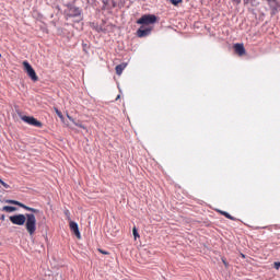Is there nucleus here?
Returning <instances> with one entry per match:
<instances>
[{
  "label": "nucleus",
  "mask_w": 280,
  "mask_h": 280,
  "mask_svg": "<svg viewBox=\"0 0 280 280\" xmlns=\"http://www.w3.org/2000/svg\"><path fill=\"white\" fill-rule=\"evenodd\" d=\"M234 51L238 54V56H244V54H246V48H244V44H235Z\"/></svg>",
  "instance_id": "9d476101"
},
{
  "label": "nucleus",
  "mask_w": 280,
  "mask_h": 280,
  "mask_svg": "<svg viewBox=\"0 0 280 280\" xmlns=\"http://www.w3.org/2000/svg\"><path fill=\"white\" fill-rule=\"evenodd\" d=\"M230 213L229 212H226V213H224V218H230Z\"/></svg>",
  "instance_id": "4be33fe9"
},
{
  "label": "nucleus",
  "mask_w": 280,
  "mask_h": 280,
  "mask_svg": "<svg viewBox=\"0 0 280 280\" xmlns=\"http://www.w3.org/2000/svg\"><path fill=\"white\" fill-rule=\"evenodd\" d=\"M2 211H5L7 213H12L13 211H16V208L12 206H4Z\"/></svg>",
  "instance_id": "f8f14e48"
},
{
  "label": "nucleus",
  "mask_w": 280,
  "mask_h": 280,
  "mask_svg": "<svg viewBox=\"0 0 280 280\" xmlns=\"http://www.w3.org/2000/svg\"><path fill=\"white\" fill-rule=\"evenodd\" d=\"M102 255H108V252H104L103 249H98Z\"/></svg>",
  "instance_id": "aec40b11"
},
{
  "label": "nucleus",
  "mask_w": 280,
  "mask_h": 280,
  "mask_svg": "<svg viewBox=\"0 0 280 280\" xmlns=\"http://www.w3.org/2000/svg\"><path fill=\"white\" fill-rule=\"evenodd\" d=\"M132 233H133L135 240H137L138 237H140L139 232L137 231V226H133Z\"/></svg>",
  "instance_id": "4468645a"
},
{
  "label": "nucleus",
  "mask_w": 280,
  "mask_h": 280,
  "mask_svg": "<svg viewBox=\"0 0 280 280\" xmlns=\"http://www.w3.org/2000/svg\"><path fill=\"white\" fill-rule=\"evenodd\" d=\"M23 67L28 78H31L33 82H38V75L36 74L34 68H32V65H30L28 61H23Z\"/></svg>",
  "instance_id": "20e7f679"
},
{
  "label": "nucleus",
  "mask_w": 280,
  "mask_h": 280,
  "mask_svg": "<svg viewBox=\"0 0 280 280\" xmlns=\"http://www.w3.org/2000/svg\"><path fill=\"white\" fill-rule=\"evenodd\" d=\"M273 268H275L276 270H279V268H280V261L273 262Z\"/></svg>",
  "instance_id": "f3484780"
},
{
  "label": "nucleus",
  "mask_w": 280,
  "mask_h": 280,
  "mask_svg": "<svg viewBox=\"0 0 280 280\" xmlns=\"http://www.w3.org/2000/svg\"><path fill=\"white\" fill-rule=\"evenodd\" d=\"M119 97H120V96L118 95V96L116 97V100H119Z\"/></svg>",
  "instance_id": "cd10ccee"
},
{
  "label": "nucleus",
  "mask_w": 280,
  "mask_h": 280,
  "mask_svg": "<svg viewBox=\"0 0 280 280\" xmlns=\"http://www.w3.org/2000/svg\"><path fill=\"white\" fill-rule=\"evenodd\" d=\"M103 3H104L103 8H106V4H107L108 2H103Z\"/></svg>",
  "instance_id": "393cba45"
},
{
  "label": "nucleus",
  "mask_w": 280,
  "mask_h": 280,
  "mask_svg": "<svg viewBox=\"0 0 280 280\" xmlns=\"http://www.w3.org/2000/svg\"><path fill=\"white\" fill-rule=\"evenodd\" d=\"M265 1H275V0H265Z\"/></svg>",
  "instance_id": "c85d7f7f"
},
{
  "label": "nucleus",
  "mask_w": 280,
  "mask_h": 280,
  "mask_svg": "<svg viewBox=\"0 0 280 280\" xmlns=\"http://www.w3.org/2000/svg\"><path fill=\"white\" fill-rule=\"evenodd\" d=\"M21 119L25 124H28V126H34L35 128L43 127V122H40V120L34 118L33 116H22Z\"/></svg>",
  "instance_id": "39448f33"
},
{
  "label": "nucleus",
  "mask_w": 280,
  "mask_h": 280,
  "mask_svg": "<svg viewBox=\"0 0 280 280\" xmlns=\"http://www.w3.org/2000/svg\"><path fill=\"white\" fill-rule=\"evenodd\" d=\"M223 264H224V266H226V261L225 260H223Z\"/></svg>",
  "instance_id": "a878e982"
},
{
  "label": "nucleus",
  "mask_w": 280,
  "mask_h": 280,
  "mask_svg": "<svg viewBox=\"0 0 280 280\" xmlns=\"http://www.w3.org/2000/svg\"><path fill=\"white\" fill-rule=\"evenodd\" d=\"M151 33H152V27H150V26H148V27L141 26L137 31V36H138V38H145V36H150Z\"/></svg>",
  "instance_id": "423d86ee"
},
{
  "label": "nucleus",
  "mask_w": 280,
  "mask_h": 280,
  "mask_svg": "<svg viewBox=\"0 0 280 280\" xmlns=\"http://www.w3.org/2000/svg\"><path fill=\"white\" fill-rule=\"evenodd\" d=\"M171 1H183V0H171Z\"/></svg>",
  "instance_id": "bb28decb"
},
{
  "label": "nucleus",
  "mask_w": 280,
  "mask_h": 280,
  "mask_svg": "<svg viewBox=\"0 0 280 280\" xmlns=\"http://www.w3.org/2000/svg\"><path fill=\"white\" fill-rule=\"evenodd\" d=\"M65 214L68 215V218H69V215H70L69 210H66V211H65Z\"/></svg>",
  "instance_id": "412c9836"
},
{
  "label": "nucleus",
  "mask_w": 280,
  "mask_h": 280,
  "mask_svg": "<svg viewBox=\"0 0 280 280\" xmlns=\"http://www.w3.org/2000/svg\"><path fill=\"white\" fill-rule=\"evenodd\" d=\"M179 3H180V1H172V4L175 7H178Z\"/></svg>",
  "instance_id": "a211bd4d"
},
{
  "label": "nucleus",
  "mask_w": 280,
  "mask_h": 280,
  "mask_svg": "<svg viewBox=\"0 0 280 280\" xmlns=\"http://www.w3.org/2000/svg\"><path fill=\"white\" fill-rule=\"evenodd\" d=\"M65 12L68 19H79L78 21H82V10H80L78 7H74L73 3H69Z\"/></svg>",
  "instance_id": "f03ea898"
},
{
  "label": "nucleus",
  "mask_w": 280,
  "mask_h": 280,
  "mask_svg": "<svg viewBox=\"0 0 280 280\" xmlns=\"http://www.w3.org/2000/svg\"><path fill=\"white\" fill-rule=\"evenodd\" d=\"M69 226H70V231L74 233L75 237H78V240H81L82 235L80 234V229L78 228V223H75L74 221H70Z\"/></svg>",
  "instance_id": "6e6552de"
},
{
  "label": "nucleus",
  "mask_w": 280,
  "mask_h": 280,
  "mask_svg": "<svg viewBox=\"0 0 280 280\" xmlns=\"http://www.w3.org/2000/svg\"><path fill=\"white\" fill-rule=\"evenodd\" d=\"M55 113L58 115L60 119H62V112H60L58 108H55Z\"/></svg>",
  "instance_id": "dca6fc26"
},
{
  "label": "nucleus",
  "mask_w": 280,
  "mask_h": 280,
  "mask_svg": "<svg viewBox=\"0 0 280 280\" xmlns=\"http://www.w3.org/2000/svg\"><path fill=\"white\" fill-rule=\"evenodd\" d=\"M228 220H232L233 222H235V220H237V219H235V217L230 214V218H228Z\"/></svg>",
  "instance_id": "6ab92c4d"
},
{
  "label": "nucleus",
  "mask_w": 280,
  "mask_h": 280,
  "mask_svg": "<svg viewBox=\"0 0 280 280\" xmlns=\"http://www.w3.org/2000/svg\"><path fill=\"white\" fill-rule=\"evenodd\" d=\"M9 202L11 205H16L18 207H21L22 209H25V211H31V213H39L38 209L25 206V203H21V201L11 200Z\"/></svg>",
  "instance_id": "0eeeda50"
},
{
  "label": "nucleus",
  "mask_w": 280,
  "mask_h": 280,
  "mask_svg": "<svg viewBox=\"0 0 280 280\" xmlns=\"http://www.w3.org/2000/svg\"><path fill=\"white\" fill-rule=\"evenodd\" d=\"M158 19L154 14H144L139 20H137L138 25H154Z\"/></svg>",
  "instance_id": "7ed1b4c3"
},
{
  "label": "nucleus",
  "mask_w": 280,
  "mask_h": 280,
  "mask_svg": "<svg viewBox=\"0 0 280 280\" xmlns=\"http://www.w3.org/2000/svg\"><path fill=\"white\" fill-rule=\"evenodd\" d=\"M9 220L12 224H16L18 226L25 224V229L31 236L36 233V215L34 213L14 214L11 215Z\"/></svg>",
  "instance_id": "f257e3e1"
},
{
  "label": "nucleus",
  "mask_w": 280,
  "mask_h": 280,
  "mask_svg": "<svg viewBox=\"0 0 280 280\" xmlns=\"http://www.w3.org/2000/svg\"><path fill=\"white\" fill-rule=\"evenodd\" d=\"M0 58H1V54H0Z\"/></svg>",
  "instance_id": "c756f323"
},
{
  "label": "nucleus",
  "mask_w": 280,
  "mask_h": 280,
  "mask_svg": "<svg viewBox=\"0 0 280 280\" xmlns=\"http://www.w3.org/2000/svg\"><path fill=\"white\" fill-rule=\"evenodd\" d=\"M127 65L126 63H120L118 66H116V73L117 75H121V73H124V69H126Z\"/></svg>",
  "instance_id": "9b49d317"
},
{
  "label": "nucleus",
  "mask_w": 280,
  "mask_h": 280,
  "mask_svg": "<svg viewBox=\"0 0 280 280\" xmlns=\"http://www.w3.org/2000/svg\"><path fill=\"white\" fill-rule=\"evenodd\" d=\"M113 4V8H116L117 7V3L116 2H112Z\"/></svg>",
  "instance_id": "5701e85b"
},
{
  "label": "nucleus",
  "mask_w": 280,
  "mask_h": 280,
  "mask_svg": "<svg viewBox=\"0 0 280 280\" xmlns=\"http://www.w3.org/2000/svg\"><path fill=\"white\" fill-rule=\"evenodd\" d=\"M269 8L271 10V14H277L280 11V3L277 1H269Z\"/></svg>",
  "instance_id": "1a4fd4ad"
},
{
  "label": "nucleus",
  "mask_w": 280,
  "mask_h": 280,
  "mask_svg": "<svg viewBox=\"0 0 280 280\" xmlns=\"http://www.w3.org/2000/svg\"><path fill=\"white\" fill-rule=\"evenodd\" d=\"M221 215H224V213H226V211H220Z\"/></svg>",
  "instance_id": "b1692460"
},
{
  "label": "nucleus",
  "mask_w": 280,
  "mask_h": 280,
  "mask_svg": "<svg viewBox=\"0 0 280 280\" xmlns=\"http://www.w3.org/2000/svg\"><path fill=\"white\" fill-rule=\"evenodd\" d=\"M0 185L3 186L4 189H10V185H8L5 182H3L1 178H0Z\"/></svg>",
  "instance_id": "2eb2a0df"
},
{
  "label": "nucleus",
  "mask_w": 280,
  "mask_h": 280,
  "mask_svg": "<svg viewBox=\"0 0 280 280\" xmlns=\"http://www.w3.org/2000/svg\"><path fill=\"white\" fill-rule=\"evenodd\" d=\"M68 119L70 121H72L74 124V126H78V128H83V130L86 129V127H84V125L75 122V120H73V118H71V116H68Z\"/></svg>",
  "instance_id": "ddd939ff"
}]
</instances>
